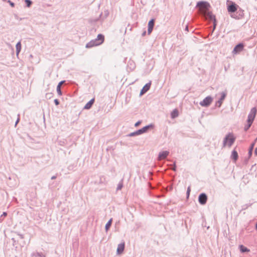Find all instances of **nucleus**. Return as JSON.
<instances>
[{"instance_id": "nucleus-1", "label": "nucleus", "mask_w": 257, "mask_h": 257, "mask_svg": "<svg viewBox=\"0 0 257 257\" xmlns=\"http://www.w3.org/2000/svg\"><path fill=\"white\" fill-rule=\"evenodd\" d=\"M199 11L206 19H214V15L210 11V5L206 2H199L197 4Z\"/></svg>"}, {"instance_id": "nucleus-2", "label": "nucleus", "mask_w": 257, "mask_h": 257, "mask_svg": "<svg viewBox=\"0 0 257 257\" xmlns=\"http://www.w3.org/2000/svg\"><path fill=\"white\" fill-rule=\"evenodd\" d=\"M104 40V36L102 34H98L95 39L92 40L86 44V48H90L94 46L100 45L103 43Z\"/></svg>"}, {"instance_id": "nucleus-3", "label": "nucleus", "mask_w": 257, "mask_h": 257, "mask_svg": "<svg viewBox=\"0 0 257 257\" xmlns=\"http://www.w3.org/2000/svg\"><path fill=\"white\" fill-rule=\"evenodd\" d=\"M235 140V138L233 136V135L232 133L228 134L223 140V147L227 145L229 147H230L234 143Z\"/></svg>"}, {"instance_id": "nucleus-4", "label": "nucleus", "mask_w": 257, "mask_h": 257, "mask_svg": "<svg viewBox=\"0 0 257 257\" xmlns=\"http://www.w3.org/2000/svg\"><path fill=\"white\" fill-rule=\"evenodd\" d=\"M212 101L213 98L210 96H208L200 101L199 104L202 106L207 107L211 103Z\"/></svg>"}, {"instance_id": "nucleus-5", "label": "nucleus", "mask_w": 257, "mask_h": 257, "mask_svg": "<svg viewBox=\"0 0 257 257\" xmlns=\"http://www.w3.org/2000/svg\"><path fill=\"white\" fill-rule=\"evenodd\" d=\"M256 113V109L255 107L251 109L248 115L247 122L252 123Z\"/></svg>"}, {"instance_id": "nucleus-6", "label": "nucleus", "mask_w": 257, "mask_h": 257, "mask_svg": "<svg viewBox=\"0 0 257 257\" xmlns=\"http://www.w3.org/2000/svg\"><path fill=\"white\" fill-rule=\"evenodd\" d=\"M244 46L242 43H239L234 48L232 53L233 55L239 54L243 50Z\"/></svg>"}, {"instance_id": "nucleus-7", "label": "nucleus", "mask_w": 257, "mask_h": 257, "mask_svg": "<svg viewBox=\"0 0 257 257\" xmlns=\"http://www.w3.org/2000/svg\"><path fill=\"white\" fill-rule=\"evenodd\" d=\"M226 95H227V93L226 91H223L221 93V97L220 98H219V99L216 102V106L218 107H220L222 103H223V100H224V99L225 98L226 96Z\"/></svg>"}, {"instance_id": "nucleus-8", "label": "nucleus", "mask_w": 257, "mask_h": 257, "mask_svg": "<svg viewBox=\"0 0 257 257\" xmlns=\"http://www.w3.org/2000/svg\"><path fill=\"white\" fill-rule=\"evenodd\" d=\"M207 200V196L205 193H202L200 194L198 197V201L201 205L206 204Z\"/></svg>"}, {"instance_id": "nucleus-9", "label": "nucleus", "mask_w": 257, "mask_h": 257, "mask_svg": "<svg viewBox=\"0 0 257 257\" xmlns=\"http://www.w3.org/2000/svg\"><path fill=\"white\" fill-rule=\"evenodd\" d=\"M238 6L236 5L235 3H232L230 5L228 6V11L230 13H235L237 10Z\"/></svg>"}, {"instance_id": "nucleus-10", "label": "nucleus", "mask_w": 257, "mask_h": 257, "mask_svg": "<svg viewBox=\"0 0 257 257\" xmlns=\"http://www.w3.org/2000/svg\"><path fill=\"white\" fill-rule=\"evenodd\" d=\"M169 154V152L167 151L160 152L158 158V160L160 161L166 159Z\"/></svg>"}, {"instance_id": "nucleus-11", "label": "nucleus", "mask_w": 257, "mask_h": 257, "mask_svg": "<svg viewBox=\"0 0 257 257\" xmlns=\"http://www.w3.org/2000/svg\"><path fill=\"white\" fill-rule=\"evenodd\" d=\"M124 246H125L124 241H122V242H121L120 243H119L118 245L117 248V253L118 254H120L123 252L124 249Z\"/></svg>"}, {"instance_id": "nucleus-12", "label": "nucleus", "mask_w": 257, "mask_h": 257, "mask_svg": "<svg viewBox=\"0 0 257 257\" xmlns=\"http://www.w3.org/2000/svg\"><path fill=\"white\" fill-rule=\"evenodd\" d=\"M155 24V20L154 19L151 20L148 23V35H150L153 29L154 26Z\"/></svg>"}, {"instance_id": "nucleus-13", "label": "nucleus", "mask_w": 257, "mask_h": 257, "mask_svg": "<svg viewBox=\"0 0 257 257\" xmlns=\"http://www.w3.org/2000/svg\"><path fill=\"white\" fill-rule=\"evenodd\" d=\"M151 85V81H150L149 83H147L141 90L140 95H142L147 92L150 89Z\"/></svg>"}, {"instance_id": "nucleus-14", "label": "nucleus", "mask_w": 257, "mask_h": 257, "mask_svg": "<svg viewBox=\"0 0 257 257\" xmlns=\"http://www.w3.org/2000/svg\"><path fill=\"white\" fill-rule=\"evenodd\" d=\"M94 102V98H93L91 99L89 101H88L85 104V105L84 107V109H90L92 107V105H93Z\"/></svg>"}, {"instance_id": "nucleus-15", "label": "nucleus", "mask_w": 257, "mask_h": 257, "mask_svg": "<svg viewBox=\"0 0 257 257\" xmlns=\"http://www.w3.org/2000/svg\"><path fill=\"white\" fill-rule=\"evenodd\" d=\"M237 13V14H238V17H237V19H241L243 18L244 16L243 11L241 9H239L238 10H237V11L235 12Z\"/></svg>"}, {"instance_id": "nucleus-16", "label": "nucleus", "mask_w": 257, "mask_h": 257, "mask_svg": "<svg viewBox=\"0 0 257 257\" xmlns=\"http://www.w3.org/2000/svg\"><path fill=\"white\" fill-rule=\"evenodd\" d=\"M239 248L240 252H241L242 253L247 252L250 251L249 249H248L247 247H246L245 246H244L243 245H239Z\"/></svg>"}, {"instance_id": "nucleus-17", "label": "nucleus", "mask_w": 257, "mask_h": 257, "mask_svg": "<svg viewBox=\"0 0 257 257\" xmlns=\"http://www.w3.org/2000/svg\"><path fill=\"white\" fill-rule=\"evenodd\" d=\"M231 158H232V159L233 160H234V161H236L237 160V159H238V154H237V152L236 151L233 150L232 152Z\"/></svg>"}, {"instance_id": "nucleus-18", "label": "nucleus", "mask_w": 257, "mask_h": 257, "mask_svg": "<svg viewBox=\"0 0 257 257\" xmlns=\"http://www.w3.org/2000/svg\"><path fill=\"white\" fill-rule=\"evenodd\" d=\"M112 219L111 218L108 222L105 225V230L107 232L108 231V230L109 229V228H110L111 225V223H112Z\"/></svg>"}, {"instance_id": "nucleus-19", "label": "nucleus", "mask_w": 257, "mask_h": 257, "mask_svg": "<svg viewBox=\"0 0 257 257\" xmlns=\"http://www.w3.org/2000/svg\"><path fill=\"white\" fill-rule=\"evenodd\" d=\"M178 116V111L177 109H174L171 113V117L174 118Z\"/></svg>"}, {"instance_id": "nucleus-20", "label": "nucleus", "mask_w": 257, "mask_h": 257, "mask_svg": "<svg viewBox=\"0 0 257 257\" xmlns=\"http://www.w3.org/2000/svg\"><path fill=\"white\" fill-rule=\"evenodd\" d=\"M16 47L17 50V54L18 55L21 49V44L20 42L17 44Z\"/></svg>"}, {"instance_id": "nucleus-21", "label": "nucleus", "mask_w": 257, "mask_h": 257, "mask_svg": "<svg viewBox=\"0 0 257 257\" xmlns=\"http://www.w3.org/2000/svg\"><path fill=\"white\" fill-rule=\"evenodd\" d=\"M152 127H153V125L152 124H150V125H148L145 126V127H143L142 128V130L143 133H146L148 131V130Z\"/></svg>"}, {"instance_id": "nucleus-22", "label": "nucleus", "mask_w": 257, "mask_h": 257, "mask_svg": "<svg viewBox=\"0 0 257 257\" xmlns=\"http://www.w3.org/2000/svg\"><path fill=\"white\" fill-rule=\"evenodd\" d=\"M64 82V81H61V82L59 83V84L58 85L57 87V91L58 92V93H59V94L60 95H61V89H60V88H61V85Z\"/></svg>"}, {"instance_id": "nucleus-23", "label": "nucleus", "mask_w": 257, "mask_h": 257, "mask_svg": "<svg viewBox=\"0 0 257 257\" xmlns=\"http://www.w3.org/2000/svg\"><path fill=\"white\" fill-rule=\"evenodd\" d=\"M208 19L210 21H213V30H214L215 29V27H216V20L215 19V16L214 15V19Z\"/></svg>"}, {"instance_id": "nucleus-24", "label": "nucleus", "mask_w": 257, "mask_h": 257, "mask_svg": "<svg viewBox=\"0 0 257 257\" xmlns=\"http://www.w3.org/2000/svg\"><path fill=\"white\" fill-rule=\"evenodd\" d=\"M254 143H253L252 144H251L250 147V148H249V152H248V154H249V156H251V154H252V151L253 150V148L254 147Z\"/></svg>"}, {"instance_id": "nucleus-25", "label": "nucleus", "mask_w": 257, "mask_h": 257, "mask_svg": "<svg viewBox=\"0 0 257 257\" xmlns=\"http://www.w3.org/2000/svg\"><path fill=\"white\" fill-rule=\"evenodd\" d=\"M252 123L250 122H247V124L245 125L244 126V131H246L248 130V128L250 127Z\"/></svg>"}, {"instance_id": "nucleus-26", "label": "nucleus", "mask_w": 257, "mask_h": 257, "mask_svg": "<svg viewBox=\"0 0 257 257\" xmlns=\"http://www.w3.org/2000/svg\"><path fill=\"white\" fill-rule=\"evenodd\" d=\"M122 186H123L122 183H121V182L119 183L117 185V190H121Z\"/></svg>"}, {"instance_id": "nucleus-27", "label": "nucleus", "mask_w": 257, "mask_h": 257, "mask_svg": "<svg viewBox=\"0 0 257 257\" xmlns=\"http://www.w3.org/2000/svg\"><path fill=\"white\" fill-rule=\"evenodd\" d=\"M138 133H137V131H136L135 132L130 133L128 136L129 137H134V136H138Z\"/></svg>"}, {"instance_id": "nucleus-28", "label": "nucleus", "mask_w": 257, "mask_h": 257, "mask_svg": "<svg viewBox=\"0 0 257 257\" xmlns=\"http://www.w3.org/2000/svg\"><path fill=\"white\" fill-rule=\"evenodd\" d=\"M25 3H26L27 4V6L28 7H30V6L32 4V2L31 1H30V0H25Z\"/></svg>"}, {"instance_id": "nucleus-29", "label": "nucleus", "mask_w": 257, "mask_h": 257, "mask_svg": "<svg viewBox=\"0 0 257 257\" xmlns=\"http://www.w3.org/2000/svg\"><path fill=\"white\" fill-rule=\"evenodd\" d=\"M231 17L233 18L237 19V17H238V14H237L236 12L233 13V14L231 15Z\"/></svg>"}, {"instance_id": "nucleus-30", "label": "nucleus", "mask_w": 257, "mask_h": 257, "mask_svg": "<svg viewBox=\"0 0 257 257\" xmlns=\"http://www.w3.org/2000/svg\"><path fill=\"white\" fill-rule=\"evenodd\" d=\"M104 18H106L108 16L109 12L108 10H105L104 11Z\"/></svg>"}, {"instance_id": "nucleus-31", "label": "nucleus", "mask_w": 257, "mask_h": 257, "mask_svg": "<svg viewBox=\"0 0 257 257\" xmlns=\"http://www.w3.org/2000/svg\"><path fill=\"white\" fill-rule=\"evenodd\" d=\"M191 191V188H190V186H189L187 188V195L188 197H189V195H190V192Z\"/></svg>"}, {"instance_id": "nucleus-32", "label": "nucleus", "mask_w": 257, "mask_h": 257, "mask_svg": "<svg viewBox=\"0 0 257 257\" xmlns=\"http://www.w3.org/2000/svg\"><path fill=\"white\" fill-rule=\"evenodd\" d=\"M141 123H142V121H141V120H139V121H137V122L135 124V126L136 127H137V126H139V125L141 124Z\"/></svg>"}, {"instance_id": "nucleus-33", "label": "nucleus", "mask_w": 257, "mask_h": 257, "mask_svg": "<svg viewBox=\"0 0 257 257\" xmlns=\"http://www.w3.org/2000/svg\"><path fill=\"white\" fill-rule=\"evenodd\" d=\"M137 133H138V135H141V134H144V133H143V131H142V128H141V129H140V130H137Z\"/></svg>"}, {"instance_id": "nucleus-34", "label": "nucleus", "mask_w": 257, "mask_h": 257, "mask_svg": "<svg viewBox=\"0 0 257 257\" xmlns=\"http://www.w3.org/2000/svg\"><path fill=\"white\" fill-rule=\"evenodd\" d=\"M8 2L10 4V5H11V6L12 7H14V6H15V4H14V3L12 2H11V1H10V0H9V1H8Z\"/></svg>"}, {"instance_id": "nucleus-35", "label": "nucleus", "mask_w": 257, "mask_h": 257, "mask_svg": "<svg viewBox=\"0 0 257 257\" xmlns=\"http://www.w3.org/2000/svg\"><path fill=\"white\" fill-rule=\"evenodd\" d=\"M54 102H55L56 105H58L59 104V101H58V100L57 99H55Z\"/></svg>"}, {"instance_id": "nucleus-36", "label": "nucleus", "mask_w": 257, "mask_h": 257, "mask_svg": "<svg viewBox=\"0 0 257 257\" xmlns=\"http://www.w3.org/2000/svg\"><path fill=\"white\" fill-rule=\"evenodd\" d=\"M172 169L174 171H176V165L175 164H174V167L172 168Z\"/></svg>"}, {"instance_id": "nucleus-37", "label": "nucleus", "mask_w": 257, "mask_h": 257, "mask_svg": "<svg viewBox=\"0 0 257 257\" xmlns=\"http://www.w3.org/2000/svg\"><path fill=\"white\" fill-rule=\"evenodd\" d=\"M254 154L256 156H257V147L255 149Z\"/></svg>"}, {"instance_id": "nucleus-38", "label": "nucleus", "mask_w": 257, "mask_h": 257, "mask_svg": "<svg viewBox=\"0 0 257 257\" xmlns=\"http://www.w3.org/2000/svg\"><path fill=\"white\" fill-rule=\"evenodd\" d=\"M146 31L144 32L143 33V34H142V36H144L146 35Z\"/></svg>"}, {"instance_id": "nucleus-39", "label": "nucleus", "mask_w": 257, "mask_h": 257, "mask_svg": "<svg viewBox=\"0 0 257 257\" xmlns=\"http://www.w3.org/2000/svg\"><path fill=\"white\" fill-rule=\"evenodd\" d=\"M185 30H186V31H188V26H187L186 27V28H185Z\"/></svg>"}, {"instance_id": "nucleus-40", "label": "nucleus", "mask_w": 257, "mask_h": 257, "mask_svg": "<svg viewBox=\"0 0 257 257\" xmlns=\"http://www.w3.org/2000/svg\"><path fill=\"white\" fill-rule=\"evenodd\" d=\"M3 215L4 216H7V213L6 212H4Z\"/></svg>"}, {"instance_id": "nucleus-41", "label": "nucleus", "mask_w": 257, "mask_h": 257, "mask_svg": "<svg viewBox=\"0 0 257 257\" xmlns=\"http://www.w3.org/2000/svg\"><path fill=\"white\" fill-rule=\"evenodd\" d=\"M255 228H256V229H257V223H256V225H255Z\"/></svg>"}]
</instances>
